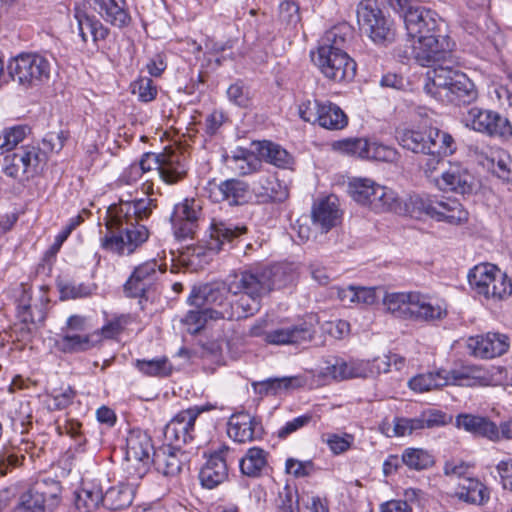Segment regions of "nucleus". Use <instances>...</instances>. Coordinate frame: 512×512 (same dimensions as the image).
<instances>
[{"label": "nucleus", "instance_id": "f257e3e1", "mask_svg": "<svg viewBox=\"0 0 512 512\" xmlns=\"http://www.w3.org/2000/svg\"><path fill=\"white\" fill-rule=\"evenodd\" d=\"M291 275L282 265L250 267L235 273L227 283L194 287L187 299L189 310L182 319L190 334L198 333L208 319L239 320L253 316L271 291L284 287Z\"/></svg>", "mask_w": 512, "mask_h": 512}, {"label": "nucleus", "instance_id": "f03ea898", "mask_svg": "<svg viewBox=\"0 0 512 512\" xmlns=\"http://www.w3.org/2000/svg\"><path fill=\"white\" fill-rule=\"evenodd\" d=\"M156 206V200L148 196L120 199L119 203L111 205L105 217L108 231L101 238V247L119 256L136 252L150 236L149 229L139 221L148 219Z\"/></svg>", "mask_w": 512, "mask_h": 512}, {"label": "nucleus", "instance_id": "7ed1b4c3", "mask_svg": "<svg viewBox=\"0 0 512 512\" xmlns=\"http://www.w3.org/2000/svg\"><path fill=\"white\" fill-rule=\"evenodd\" d=\"M404 24L411 41L412 56L419 65L436 68L443 63H453L455 43L449 36L438 33L435 12L409 9L405 13Z\"/></svg>", "mask_w": 512, "mask_h": 512}, {"label": "nucleus", "instance_id": "20e7f679", "mask_svg": "<svg viewBox=\"0 0 512 512\" xmlns=\"http://www.w3.org/2000/svg\"><path fill=\"white\" fill-rule=\"evenodd\" d=\"M424 90L441 102L454 104L471 103L478 96L474 83L466 74L448 65L427 71Z\"/></svg>", "mask_w": 512, "mask_h": 512}, {"label": "nucleus", "instance_id": "39448f33", "mask_svg": "<svg viewBox=\"0 0 512 512\" xmlns=\"http://www.w3.org/2000/svg\"><path fill=\"white\" fill-rule=\"evenodd\" d=\"M315 334L314 321L302 320L295 324L275 322L268 317L261 318L251 326L249 335L261 337L263 341L271 345L301 344L312 340Z\"/></svg>", "mask_w": 512, "mask_h": 512}, {"label": "nucleus", "instance_id": "423d86ee", "mask_svg": "<svg viewBox=\"0 0 512 512\" xmlns=\"http://www.w3.org/2000/svg\"><path fill=\"white\" fill-rule=\"evenodd\" d=\"M52 61L48 53H21L9 61L8 74L24 89L41 86L50 79Z\"/></svg>", "mask_w": 512, "mask_h": 512}, {"label": "nucleus", "instance_id": "0eeeda50", "mask_svg": "<svg viewBox=\"0 0 512 512\" xmlns=\"http://www.w3.org/2000/svg\"><path fill=\"white\" fill-rule=\"evenodd\" d=\"M399 144L414 153H454L453 137L437 127H413L397 131Z\"/></svg>", "mask_w": 512, "mask_h": 512}, {"label": "nucleus", "instance_id": "6e6552de", "mask_svg": "<svg viewBox=\"0 0 512 512\" xmlns=\"http://www.w3.org/2000/svg\"><path fill=\"white\" fill-rule=\"evenodd\" d=\"M470 288L488 300L501 301L512 295V280L498 266L480 263L467 275Z\"/></svg>", "mask_w": 512, "mask_h": 512}, {"label": "nucleus", "instance_id": "1a4fd4ad", "mask_svg": "<svg viewBox=\"0 0 512 512\" xmlns=\"http://www.w3.org/2000/svg\"><path fill=\"white\" fill-rule=\"evenodd\" d=\"M410 205L412 217L425 215L451 224H460L468 218V212L463 205L451 197L415 194L410 196Z\"/></svg>", "mask_w": 512, "mask_h": 512}, {"label": "nucleus", "instance_id": "9d476101", "mask_svg": "<svg viewBox=\"0 0 512 512\" xmlns=\"http://www.w3.org/2000/svg\"><path fill=\"white\" fill-rule=\"evenodd\" d=\"M360 30L375 44L387 45L394 41L396 29L393 20L380 9L376 0H362L356 8Z\"/></svg>", "mask_w": 512, "mask_h": 512}, {"label": "nucleus", "instance_id": "9b49d317", "mask_svg": "<svg viewBox=\"0 0 512 512\" xmlns=\"http://www.w3.org/2000/svg\"><path fill=\"white\" fill-rule=\"evenodd\" d=\"M465 127L490 137L508 140L512 137V124L500 113L471 107L462 117Z\"/></svg>", "mask_w": 512, "mask_h": 512}, {"label": "nucleus", "instance_id": "f8f14e48", "mask_svg": "<svg viewBox=\"0 0 512 512\" xmlns=\"http://www.w3.org/2000/svg\"><path fill=\"white\" fill-rule=\"evenodd\" d=\"M316 65L321 73L337 83H347L356 75L355 61L342 49L319 47Z\"/></svg>", "mask_w": 512, "mask_h": 512}, {"label": "nucleus", "instance_id": "ddd939ff", "mask_svg": "<svg viewBox=\"0 0 512 512\" xmlns=\"http://www.w3.org/2000/svg\"><path fill=\"white\" fill-rule=\"evenodd\" d=\"M213 408L211 405L190 407L176 414L165 426L163 446L180 449L194 437L195 421L198 416Z\"/></svg>", "mask_w": 512, "mask_h": 512}, {"label": "nucleus", "instance_id": "4468645a", "mask_svg": "<svg viewBox=\"0 0 512 512\" xmlns=\"http://www.w3.org/2000/svg\"><path fill=\"white\" fill-rule=\"evenodd\" d=\"M61 486L58 481L42 479L35 482L19 499V505L25 512H45L53 509L60 501Z\"/></svg>", "mask_w": 512, "mask_h": 512}, {"label": "nucleus", "instance_id": "2eb2a0df", "mask_svg": "<svg viewBox=\"0 0 512 512\" xmlns=\"http://www.w3.org/2000/svg\"><path fill=\"white\" fill-rule=\"evenodd\" d=\"M471 355L481 359H492L505 354L510 347L508 335L500 332H487L471 336L466 341Z\"/></svg>", "mask_w": 512, "mask_h": 512}, {"label": "nucleus", "instance_id": "dca6fc26", "mask_svg": "<svg viewBox=\"0 0 512 512\" xmlns=\"http://www.w3.org/2000/svg\"><path fill=\"white\" fill-rule=\"evenodd\" d=\"M498 370L481 366H463L450 371L443 370L444 380L447 385L455 386H490L491 382H498Z\"/></svg>", "mask_w": 512, "mask_h": 512}, {"label": "nucleus", "instance_id": "f3484780", "mask_svg": "<svg viewBox=\"0 0 512 512\" xmlns=\"http://www.w3.org/2000/svg\"><path fill=\"white\" fill-rule=\"evenodd\" d=\"M165 271L166 264L156 259L138 265L125 283V292L130 297H143L148 288Z\"/></svg>", "mask_w": 512, "mask_h": 512}, {"label": "nucleus", "instance_id": "a211bd4d", "mask_svg": "<svg viewBox=\"0 0 512 512\" xmlns=\"http://www.w3.org/2000/svg\"><path fill=\"white\" fill-rule=\"evenodd\" d=\"M252 191L262 203H281L289 197V183L275 172L261 174L254 182Z\"/></svg>", "mask_w": 512, "mask_h": 512}, {"label": "nucleus", "instance_id": "6ab92c4d", "mask_svg": "<svg viewBox=\"0 0 512 512\" xmlns=\"http://www.w3.org/2000/svg\"><path fill=\"white\" fill-rule=\"evenodd\" d=\"M207 191L213 202H227L231 206H236L247 202L249 186L242 180L232 178L220 183L209 182Z\"/></svg>", "mask_w": 512, "mask_h": 512}, {"label": "nucleus", "instance_id": "aec40b11", "mask_svg": "<svg viewBox=\"0 0 512 512\" xmlns=\"http://www.w3.org/2000/svg\"><path fill=\"white\" fill-rule=\"evenodd\" d=\"M201 215V207L194 199H185L175 205L170 221L178 238L191 237Z\"/></svg>", "mask_w": 512, "mask_h": 512}, {"label": "nucleus", "instance_id": "412c9836", "mask_svg": "<svg viewBox=\"0 0 512 512\" xmlns=\"http://www.w3.org/2000/svg\"><path fill=\"white\" fill-rule=\"evenodd\" d=\"M154 157L157 162L154 171H157L164 183L175 184L185 177L187 167L184 156L179 151L165 149L162 153H154Z\"/></svg>", "mask_w": 512, "mask_h": 512}, {"label": "nucleus", "instance_id": "4be33fe9", "mask_svg": "<svg viewBox=\"0 0 512 512\" xmlns=\"http://www.w3.org/2000/svg\"><path fill=\"white\" fill-rule=\"evenodd\" d=\"M447 302L438 296L414 291L413 320L432 322L447 316Z\"/></svg>", "mask_w": 512, "mask_h": 512}, {"label": "nucleus", "instance_id": "5701e85b", "mask_svg": "<svg viewBox=\"0 0 512 512\" xmlns=\"http://www.w3.org/2000/svg\"><path fill=\"white\" fill-rule=\"evenodd\" d=\"M434 184L442 191L457 194H469L472 191L473 177L460 164H449L441 175L433 179Z\"/></svg>", "mask_w": 512, "mask_h": 512}, {"label": "nucleus", "instance_id": "b1692460", "mask_svg": "<svg viewBox=\"0 0 512 512\" xmlns=\"http://www.w3.org/2000/svg\"><path fill=\"white\" fill-rule=\"evenodd\" d=\"M261 423L248 413L233 414L228 421L227 434L235 442L246 443L261 438Z\"/></svg>", "mask_w": 512, "mask_h": 512}, {"label": "nucleus", "instance_id": "393cba45", "mask_svg": "<svg viewBox=\"0 0 512 512\" xmlns=\"http://www.w3.org/2000/svg\"><path fill=\"white\" fill-rule=\"evenodd\" d=\"M368 364L366 360L335 358L328 362L321 371L324 378L342 381L352 378H367Z\"/></svg>", "mask_w": 512, "mask_h": 512}, {"label": "nucleus", "instance_id": "a878e982", "mask_svg": "<svg viewBox=\"0 0 512 512\" xmlns=\"http://www.w3.org/2000/svg\"><path fill=\"white\" fill-rule=\"evenodd\" d=\"M154 153H144L139 162H134L126 167L119 176L118 181L122 184L132 185L145 177L142 184V190L145 194H153V183L148 175L154 172V166L157 164Z\"/></svg>", "mask_w": 512, "mask_h": 512}, {"label": "nucleus", "instance_id": "bb28decb", "mask_svg": "<svg viewBox=\"0 0 512 512\" xmlns=\"http://www.w3.org/2000/svg\"><path fill=\"white\" fill-rule=\"evenodd\" d=\"M375 197L372 200L371 211L375 213L393 212L399 215H410V197L403 201L391 188L377 183Z\"/></svg>", "mask_w": 512, "mask_h": 512}, {"label": "nucleus", "instance_id": "cd10ccee", "mask_svg": "<svg viewBox=\"0 0 512 512\" xmlns=\"http://www.w3.org/2000/svg\"><path fill=\"white\" fill-rule=\"evenodd\" d=\"M227 450L213 453L199 473L203 487L213 489L223 483L228 477V467L225 459Z\"/></svg>", "mask_w": 512, "mask_h": 512}, {"label": "nucleus", "instance_id": "c85d7f7f", "mask_svg": "<svg viewBox=\"0 0 512 512\" xmlns=\"http://www.w3.org/2000/svg\"><path fill=\"white\" fill-rule=\"evenodd\" d=\"M209 240L207 248L218 252L225 250L226 246L231 247L232 241L245 232V228L229 222L212 220L210 224Z\"/></svg>", "mask_w": 512, "mask_h": 512}, {"label": "nucleus", "instance_id": "c756f323", "mask_svg": "<svg viewBox=\"0 0 512 512\" xmlns=\"http://www.w3.org/2000/svg\"><path fill=\"white\" fill-rule=\"evenodd\" d=\"M98 14L111 25L122 28L130 23L131 17L126 0H91Z\"/></svg>", "mask_w": 512, "mask_h": 512}, {"label": "nucleus", "instance_id": "7c9ffc66", "mask_svg": "<svg viewBox=\"0 0 512 512\" xmlns=\"http://www.w3.org/2000/svg\"><path fill=\"white\" fill-rule=\"evenodd\" d=\"M340 217L341 211L339 209V200L334 195L321 199L313 206V223L325 232L336 226Z\"/></svg>", "mask_w": 512, "mask_h": 512}, {"label": "nucleus", "instance_id": "2f4dec72", "mask_svg": "<svg viewBox=\"0 0 512 512\" xmlns=\"http://www.w3.org/2000/svg\"><path fill=\"white\" fill-rule=\"evenodd\" d=\"M153 446L150 436L140 430L132 429L126 438V459L128 461L148 464Z\"/></svg>", "mask_w": 512, "mask_h": 512}, {"label": "nucleus", "instance_id": "473e14b6", "mask_svg": "<svg viewBox=\"0 0 512 512\" xmlns=\"http://www.w3.org/2000/svg\"><path fill=\"white\" fill-rule=\"evenodd\" d=\"M74 17L77 22L78 35L83 43H87L88 34L91 35L96 45L107 38L109 29L95 16L88 15L81 9H76Z\"/></svg>", "mask_w": 512, "mask_h": 512}, {"label": "nucleus", "instance_id": "72a5a7b5", "mask_svg": "<svg viewBox=\"0 0 512 512\" xmlns=\"http://www.w3.org/2000/svg\"><path fill=\"white\" fill-rule=\"evenodd\" d=\"M255 152L261 160L278 168L289 169L293 165L292 155L277 143L271 141H258L253 143Z\"/></svg>", "mask_w": 512, "mask_h": 512}, {"label": "nucleus", "instance_id": "f704fd0d", "mask_svg": "<svg viewBox=\"0 0 512 512\" xmlns=\"http://www.w3.org/2000/svg\"><path fill=\"white\" fill-rule=\"evenodd\" d=\"M385 310L393 316L413 320L414 291L386 292L382 299Z\"/></svg>", "mask_w": 512, "mask_h": 512}, {"label": "nucleus", "instance_id": "c9c22d12", "mask_svg": "<svg viewBox=\"0 0 512 512\" xmlns=\"http://www.w3.org/2000/svg\"><path fill=\"white\" fill-rule=\"evenodd\" d=\"M456 425L470 433L486 437L493 441L499 439L498 427L485 417L461 414L456 418Z\"/></svg>", "mask_w": 512, "mask_h": 512}, {"label": "nucleus", "instance_id": "e433bc0d", "mask_svg": "<svg viewBox=\"0 0 512 512\" xmlns=\"http://www.w3.org/2000/svg\"><path fill=\"white\" fill-rule=\"evenodd\" d=\"M101 342L100 333L91 332L80 334L67 332L56 340L57 347L66 353L88 350Z\"/></svg>", "mask_w": 512, "mask_h": 512}, {"label": "nucleus", "instance_id": "4c0bfd02", "mask_svg": "<svg viewBox=\"0 0 512 512\" xmlns=\"http://www.w3.org/2000/svg\"><path fill=\"white\" fill-rule=\"evenodd\" d=\"M103 490L96 482H84L75 493V508L78 512H93L104 506Z\"/></svg>", "mask_w": 512, "mask_h": 512}, {"label": "nucleus", "instance_id": "58836bf2", "mask_svg": "<svg viewBox=\"0 0 512 512\" xmlns=\"http://www.w3.org/2000/svg\"><path fill=\"white\" fill-rule=\"evenodd\" d=\"M14 154L16 155V161L22 165L26 178L36 174L47 160L46 152L34 144L24 145Z\"/></svg>", "mask_w": 512, "mask_h": 512}, {"label": "nucleus", "instance_id": "ea45409f", "mask_svg": "<svg viewBox=\"0 0 512 512\" xmlns=\"http://www.w3.org/2000/svg\"><path fill=\"white\" fill-rule=\"evenodd\" d=\"M377 183L370 178L354 177L348 182V194L359 205L371 210Z\"/></svg>", "mask_w": 512, "mask_h": 512}, {"label": "nucleus", "instance_id": "a19ab883", "mask_svg": "<svg viewBox=\"0 0 512 512\" xmlns=\"http://www.w3.org/2000/svg\"><path fill=\"white\" fill-rule=\"evenodd\" d=\"M316 123L328 130H341L348 124V118L336 104L325 101L320 106Z\"/></svg>", "mask_w": 512, "mask_h": 512}, {"label": "nucleus", "instance_id": "79ce46f5", "mask_svg": "<svg viewBox=\"0 0 512 512\" xmlns=\"http://www.w3.org/2000/svg\"><path fill=\"white\" fill-rule=\"evenodd\" d=\"M378 288L348 286L338 290V297L344 304L370 306L378 301Z\"/></svg>", "mask_w": 512, "mask_h": 512}, {"label": "nucleus", "instance_id": "37998d69", "mask_svg": "<svg viewBox=\"0 0 512 512\" xmlns=\"http://www.w3.org/2000/svg\"><path fill=\"white\" fill-rule=\"evenodd\" d=\"M305 379L302 376H287L281 378H269L254 385L260 394H278L303 387Z\"/></svg>", "mask_w": 512, "mask_h": 512}, {"label": "nucleus", "instance_id": "c03bdc74", "mask_svg": "<svg viewBox=\"0 0 512 512\" xmlns=\"http://www.w3.org/2000/svg\"><path fill=\"white\" fill-rule=\"evenodd\" d=\"M180 449L163 446L154 452V464L158 472L165 476H175L181 470V461L178 457Z\"/></svg>", "mask_w": 512, "mask_h": 512}, {"label": "nucleus", "instance_id": "a18cd8bd", "mask_svg": "<svg viewBox=\"0 0 512 512\" xmlns=\"http://www.w3.org/2000/svg\"><path fill=\"white\" fill-rule=\"evenodd\" d=\"M458 495L460 499L473 504H484L490 497L487 487L471 477L460 482Z\"/></svg>", "mask_w": 512, "mask_h": 512}, {"label": "nucleus", "instance_id": "49530a36", "mask_svg": "<svg viewBox=\"0 0 512 512\" xmlns=\"http://www.w3.org/2000/svg\"><path fill=\"white\" fill-rule=\"evenodd\" d=\"M267 466V452L259 447H251L240 460L241 472L249 477H258Z\"/></svg>", "mask_w": 512, "mask_h": 512}, {"label": "nucleus", "instance_id": "de8ad7c7", "mask_svg": "<svg viewBox=\"0 0 512 512\" xmlns=\"http://www.w3.org/2000/svg\"><path fill=\"white\" fill-rule=\"evenodd\" d=\"M104 506L111 510H119L131 505L134 490L128 484H120L109 488L103 494Z\"/></svg>", "mask_w": 512, "mask_h": 512}, {"label": "nucleus", "instance_id": "09e8293b", "mask_svg": "<svg viewBox=\"0 0 512 512\" xmlns=\"http://www.w3.org/2000/svg\"><path fill=\"white\" fill-rule=\"evenodd\" d=\"M417 417H395L392 422L384 421L380 431L387 437H404L420 431Z\"/></svg>", "mask_w": 512, "mask_h": 512}, {"label": "nucleus", "instance_id": "8fccbe9b", "mask_svg": "<svg viewBox=\"0 0 512 512\" xmlns=\"http://www.w3.org/2000/svg\"><path fill=\"white\" fill-rule=\"evenodd\" d=\"M408 386L417 393H424L447 386V382L444 380L443 370H437L412 377Z\"/></svg>", "mask_w": 512, "mask_h": 512}, {"label": "nucleus", "instance_id": "3c124183", "mask_svg": "<svg viewBox=\"0 0 512 512\" xmlns=\"http://www.w3.org/2000/svg\"><path fill=\"white\" fill-rule=\"evenodd\" d=\"M231 168L241 175L256 172L261 167V161L254 151L240 150L229 160Z\"/></svg>", "mask_w": 512, "mask_h": 512}, {"label": "nucleus", "instance_id": "603ef678", "mask_svg": "<svg viewBox=\"0 0 512 512\" xmlns=\"http://www.w3.org/2000/svg\"><path fill=\"white\" fill-rule=\"evenodd\" d=\"M401 460L409 469L416 471L428 469L434 464L432 454L423 448H406L401 455Z\"/></svg>", "mask_w": 512, "mask_h": 512}, {"label": "nucleus", "instance_id": "864d4df0", "mask_svg": "<svg viewBox=\"0 0 512 512\" xmlns=\"http://www.w3.org/2000/svg\"><path fill=\"white\" fill-rule=\"evenodd\" d=\"M490 169L498 178L512 183V158L502 149H497L491 153Z\"/></svg>", "mask_w": 512, "mask_h": 512}, {"label": "nucleus", "instance_id": "5fc2aeb1", "mask_svg": "<svg viewBox=\"0 0 512 512\" xmlns=\"http://www.w3.org/2000/svg\"><path fill=\"white\" fill-rule=\"evenodd\" d=\"M135 367L144 375L154 377H166L172 372V365L166 357L135 361Z\"/></svg>", "mask_w": 512, "mask_h": 512}, {"label": "nucleus", "instance_id": "6e6d98bb", "mask_svg": "<svg viewBox=\"0 0 512 512\" xmlns=\"http://www.w3.org/2000/svg\"><path fill=\"white\" fill-rule=\"evenodd\" d=\"M369 141L362 138L344 139L332 144L333 150L342 154L366 159Z\"/></svg>", "mask_w": 512, "mask_h": 512}, {"label": "nucleus", "instance_id": "4d7b16f0", "mask_svg": "<svg viewBox=\"0 0 512 512\" xmlns=\"http://www.w3.org/2000/svg\"><path fill=\"white\" fill-rule=\"evenodd\" d=\"M17 310L19 319L27 324H37L45 318L44 310L38 306L32 307L30 296L26 293L19 300Z\"/></svg>", "mask_w": 512, "mask_h": 512}, {"label": "nucleus", "instance_id": "13d9d810", "mask_svg": "<svg viewBox=\"0 0 512 512\" xmlns=\"http://www.w3.org/2000/svg\"><path fill=\"white\" fill-rule=\"evenodd\" d=\"M131 92L139 101L148 103L156 98L158 89L152 79L140 76L131 83Z\"/></svg>", "mask_w": 512, "mask_h": 512}, {"label": "nucleus", "instance_id": "bf43d9fd", "mask_svg": "<svg viewBox=\"0 0 512 512\" xmlns=\"http://www.w3.org/2000/svg\"><path fill=\"white\" fill-rule=\"evenodd\" d=\"M29 129L24 125L6 128L0 134V149L13 150L26 137Z\"/></svg>", "mask_w": 512, "mask_h": 512}, {"label": "nucleus", "instance_id": "052dcab7", "mask_svg": "<svg viewBox=\"0 0 512 512\" xmlns=\"http://www.w3.org/2000/svg\"><path fill=\"white\" fill-rule=\"evenodd\" d=\"M392 360L394 361V364L395 366H397L398 369L404 362V360L397 355H383L375 357L372 360H366L368 364V369L370 370L369 372H367V377H374L381 373H387L390 369Z\"/></svg>", "mask_w": 512, "mask_h": 512}, {"label": "nucleus", "instance_id": "680f3d73", "mask_svg": "<svg viewBox=\"0 0 512 512\" xmlns=\"http://www.w3.org/2000/svg\"><path fill=\"white\" fill-rule=\"evenodd\" d=\"M397 156L398 153L393 147L369 141L366 159L393 162L397 159Z\"/></svg>", "mask_w": 512, "mask_h": 512}, {"label": "nucleus", "instance_id": "e2e57ef3", "mask_svg": "<svg viewBox=\"0 0 512 512\" xmlns=\"http://www.w3.org/2000/svg\"><path fill=\"white\" fill-rule=\"evenodd\" d=\"M324 442L334 455H339L350 449L354 442V436L347 433L343 435L330 433L327 434Z\"/></svg>", "mask_w": 512, "mask_h": 512}, {"label": "nucleus", "instance_id": "0e129e2a", "mask_svg": "<svg viewBox=\"0 0 512 512\" xmlns=\"http://www.w3.org/2000/svg\"><path fill=\"white\" fill-rule=\"evenodd\" d=\"M419 429L440 427L446 424V415L436 409H428L417 416Z\"/></svg>", "mask_w": 512, "mask_h": 512}, {"label": "nucleus", "instance_id": "69168bd1", "mask_svg": "<svg viewBox=\"0 0 512 512\" xmlns=\"http://www.w3.org/2000/svg\"><path fill=\"white\" fill-rule=\"evenodd\" d=\"M347 36L348 28L334 27L326 33L323 43L320 45V47H333L344 50L348 40Z\"/></svg>", "mask_w": 512, "mask_h": 512}, {"label": "nucleus", "instance_id": "338daca9", "mask_svg": "<svg viewBox=\"0 0 512 512\" xmlns=\"http://www.w3.org/2000/svg\"><path fill=\"white\" fill-rule=\"evenodd\" d=\"M227 96L230 102L239 107H247L250 103L249 91L241 82L231 84Z\"/></svg>", "mask_w": 512, "mask_h": 512}, {"label": "nucleus", "instance_id": "774afa93", "mask_svg": "<svg viewBox=\"0 0 512 512\" xmlns=\"http://www.w3.org/2000/svg\"><path fill=\"white\" fill-rule=\"evenodd\" d=\"M323 102L306 99L298 106V114L305 122L316 124L320 106Z\"/></svg>", "mask_w": 512, "mask_h": 512}]
</instances>
